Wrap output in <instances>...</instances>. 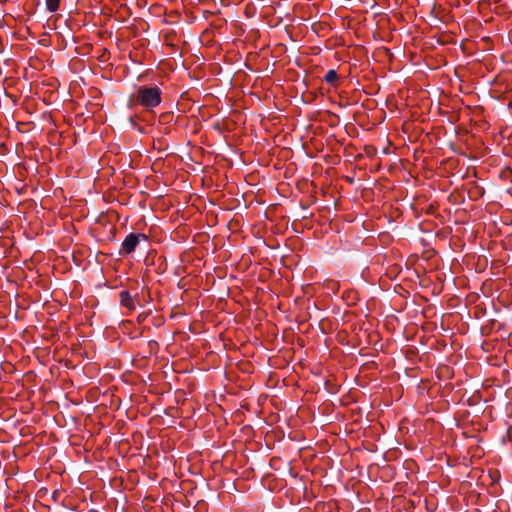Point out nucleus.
I'll return each mask as SVG.
<instances>
[{
  "instance_id": "obj_6",
  "label": "nucleus",
  "mask_w": 512,
  "mask_h": 512,
  "mask_svg": "<svg viewBox=\"0 0 512 512\" xmlns=\"http://www.w3.org/2000/svg\"><path fill=\"white\" fill-rule=\"evenodd\" d=\"M61 0H46V8L49 12H56L60 6Z\"/></svg>"
},
{
  "instance_id": "obj_9",
  "label": "nucleus",
  "mask_w": 512,
  "mask_h": 512,
  "mask_svg": "<svg viewBox=\"0 0 512 512\" xmlns=\"http://www.w3.org/2000/svg\"><path fill=\"white\" fill-rule=\"evenodd\" d=\"M145 318H146V315H145V314H140V315L138 316V322H143V321L145 320Z\"/></svg>"
},
{
  "instance_id": "obj_5",
  "label": "nucleus",
  "mask_w": 512,
  "mask_h": 512,
  "mask_svg": "<svg viewBox=\"0 0 512 512\" xmlns=\"http://www.w3.org/2000/svg\"><path fill=\"white\" fill-rule=\"evenodd\" d=\"M337 79L338 74L334 69L329 70L324 76V80L329 84H334L337 81Z\"/></svg>"
},
{
  "instance_id": "obj_8",
  "label": "nucleus",
  "mask_w": 512,
  "mask_h": 512,
  "mask_svg": "<svg viewBox=\"0 0 512 512\" xmlns=\"http://www.w3.org/2000/svg\"><path fill=\"white\" fill-rule=\"evenodd\" d=\"M481 41L484 42V43H489L490 37L489 36H482L481 37Z\"/></svg>"
},
{
  "instance_id": "obj_10",
  "label": "nucleus",
  "mask_w": 512,
  "mask_h": 512,
  "mask_svg": "<svg viewBox=\"0 0 512 512\" xmlns=\"http://www.w3.org/2000/svg\"><path fill=\"white\" fill-rule=\"evenodd\" d=\"M38 42H39V43H41V44H43V45H47V44H46V40H39Z\"/></svg>"
},
{
  "instance_id": "obj_12",
  "label": "nucleus",
  "mask_w": 512,
  "mask_h": 512,
  "mask_svg": "<svg viewBox=\"0 0 512 512\" xmlns=\"http://www.w3.org/2000/svg\"><path fill=\"white\" fill-rule=\"evenodd\" d=\"M2 51H3V48L0 49V52H2Z\"/></svg>"
},
{
  "instance_id": "obj_3",
  "label": "nucleus",
  "mask_w": 512,
  "mask_h": 512,
  "mask_svg": "<svg viewBox=\"0 0 512 512\" xmlns=\"http://www.w3.org/2000/svg\"><path fill=\"white\" fill-rule=\"evenodd\" d=\"M140 240L147 241V236L142 233H130L122 242V248L119 251L120 255L131 254L135 251Z\"/></svg>"
},
{
  "instance_id": "obj_1",
  "label": "nucleus",
  "mask_w": 512,
  "mask_h": 512,
  "mask_svg": "<svg viewBox=\"0 0 512 512\" xmlns=\"http://www.w3.org/2000/svg\"><path fill=\"white\" fill-rule=\"evenodd\" d=\"M161 90L158 87L140 86L137 89V102L147 108L152 109L161 103Z\"/></svg>"
},
{
  "instance_id": "obj_11",
  "label": "nucleus",
  "mask_w": 512,
  "mask_h": 512,
  "mask_svg": "<svg viewBox=\"0 0 512 512\" xmlns=\"http://www.w3.org/2000/svg\"><path fill=\"white\" fill-rule=\"evenodd\" d=\"M292 35H293L292 33H289L290 40H291V41H295V40L293 39Z\"/></svg>"
},
{
  "instance_id": "obj_2",
  "label": "nucleus",
  "mask_w": 512,
  "mask_h": 512,
  "mask_svg": "<svg viewBox=\"0 0 512 512\" xmlns=\"http://www.w3.org/2000/svg\"><path fill=\"white\" fill-rule=\"evenodd\" d=\"M448 34H418L411 37V43L415 47H421L422 50L433 49L436 44L444 45L449 42L446 38Z\"/></svg>"
},
{
  "instance_id": "obj_4",
  "label": "nucleus",
  "mask_w": 512,
  "mask_h": 512,
  "mask_svg": "<svg viewBox=\"0 0 512 512\" xmlns=\"http://www.w3.org/2000/svg\"><path fill=\"white\" fill-rule=\"evenodd\" d=\"M120 297V303L122 306L134 310L135 304L134 301L138 299V293H136L133 297L130 295L129 291L123 290L119 294Z\"/></svg>"
},
{
  "instance_id": "obj_7",
  "label": "nucleus",
  "mask_w": 512,
  "mask_h": 512,
  "mask_svg": "<svg viewBox=\"0 0 512 512\" xmlns=\"http://www.w3.org/2000/svg\"><path fill=\"white\" fill-rule=\"evenodd\" d=\"M174 34H170V33H167L165 34V41L169 44V41L171 39V37L173 36Z\"/></svg>"
}]
</instances>
